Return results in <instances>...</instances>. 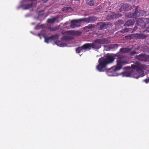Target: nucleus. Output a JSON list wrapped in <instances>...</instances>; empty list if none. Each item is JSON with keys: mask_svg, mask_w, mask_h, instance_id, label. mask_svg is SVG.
I'll return each mask as SVG.
<instances>
[{"mask_svg": "<svg viewBox=\"0 0 149 149\" xmlns=\"http://www.w3.org/2000/svg\"><path fill=\"white\" fill-rule=\"evenodd\" d=\"M74 22L75 23H77L78 22V21L77 20H74L71 21V22L72 23L70 25V27L72 28H74L76 27H77L78 26V25L74 23H72L73 22Z\"/></svg>", "mask_w": 149, "mask_h": 149, "instance_id": "6ab92c4d", "label": "nucleus"}, {"mask_svg": "<svg viewBox=\"0 0 149 149\" xmlns=\"http://www.w3.org/2000/svg\"><path fill=\"white\" fill-rule=\"evenodd\" d=\"M95 26V25L94 24H90L88 25V26H86V27L89 29H92L94 28Z\"/></svg>", "mask_w": 149, "mask_h": 149, "instance_id": "bb28decb", "label": "nucleus"}, {"mask_svg": "<svg viewBox=\"0 0 149 149\" xmlns=\"http://www.w3.org/2000/svg\"><path fill=\"white\" fill-rule=\"evenodd\" d=\"M55 44L58 46L61 45V42L59 41H57L55 42Z\"/></svg>", "mask_w": 149, "mask_h": 149, "instance_id": "7c9ffc66", "label": "nucleus"}, {"mask_svg": "<svg viewBox=\"0 0 149 149\" xmlns=\"http://www.w3.org/2000/svg\"><path fill=\"white\" fill-rule=\"evenodd\" d=\"M44 38L45 42L47 43H49V41L50 40H51L50 37H45Z\"/></svg>", "mask_w": 149, "mask_h": 149, "instance_id": "cd10ccee", "label": "nucleus"}, {"mask_svg": "<svg viewBox=\"0 0 149 149\" xmlns=\"http://www.w3.org/2000/svg\"><path fill=\"white\" fill-rule=\"evenodd\" d=\"M72 38L70 36H64L61 39L62 40L67 41L70 40L72 39Z\"/></svg>", "mask_w": 149, "mask_h": 149, "instance_id": "412c9836", "label": "nucleus"}, {"mask_svg": "<svg viewBox=\"0 0 149 149\" xmlns=\"http://www.w3.org/2000/svg\"><path fill=\"white\" fill-rule=\"evenodd\" d=\"M123 77H129L133 74V72L132 71H128L123 72L122 73Z\"/></svg>", "mask_w": 149, "mask_h": 149, "instance_id": "4468645a", "label": "nucleus"}, {"mask_svg": "<svg viewBox=\"0 0 149 149\" xmlns=\"http://www.w3.org/2000/svg\"><path fill=\"white\" fill-rule=\"evenodd\" d=\"M57 19V17H54L52 18L49 19L47 20V22L48 23H53Z\"/></svg>", "mask_w": 149, "mask_h": 149, "instance_id": "4be33fe9", "label": "nucleus"}, {"mask_svg": "<svg viewBox=\"0 0 149 149\" xmlns=\"http://www.w3.org/2000/svg\"><path fill=\"white\" fill-rule=\"evenodd\" d=\"M130 29L129 28H126L124 29V31L125 32H127L130 31Z\"/></svg>", "mask_w": 149, "mask_h": 149, "instance_id": "473e14b6", "label": "nucleus"}, {"mask_svg": "<svg viewBox=\"0 0 149 149\" xmlns=\"http://www.w3.org/2000/svg\"><path fill=\"white\" fill-rule=\"evenodd\" d=\"M135 11H136V17L145 15L146 13L145 11L143 10H139L137 7L136 8Z\"/></svg>", "mask_w": 149, "mask_h": 149, "instance_id": "423d86ee", "label": "nucleus"}, {"mask_svg": "<svg viewBox=\"0 0 149 149\" xmlns=\"http://www.w3.org/2000/svg\"><path fill=\"white\" fill-rule=\"evenodd\" d=\"M137 29V27L136 26H135L134 28V30H136Z\"/></svg>", "mask_w": 149, "mask_h": 149, "instance_id": "e433bc0d", "label": "nucleus"}, {"mask_svg": "<svg viewBox=\"0 0 149 149\" xmlns=\"http://www.w3.org/2000/svg\"><path fill=\"white\" fill-rule=\"evenodd\" d=\"M136 58L141 61H147L149 60V55L140 54L137 56Z\"/></svg>", "mask_w": 149, "mask_h": 149, "instance_id": "20e7f679", "label": "nucleus"}, {"mask_svg": "<svg viewBox=\"0 0 149 149\" xmlns=\"http://www.w3.org/2000/svg\"><path fill=\"white\" fill-rule=\"evenodd\" d=\"M82 47L84 50L86 49H91V47H92L91 44V43H86L83 45Z\"/></svg>", "mask_w": 149, "mask_h": 149, "instance_id": "2eb2a0df", "label": "nucleus"}, {"mask_svg": "<svg viewBox=\"0 0 149 149\" xmlns=\"http://www.w3.org/2000/svg\"><path fill=\"white\" fill-rule=\"evenodd\" d=\"M98 26L97 28L99 30H102L104 29L105 26L108 25L107 22H99L97 24Z\"/></svg>", "mask_w": 149, "mask_h": 149, "instance_id": "1a4fd4ad", "label": "nucleus"}, {"mask_svg": "<svg viewBox=\"0 0 149 149\" xmlns=\"http://www.w3.org/2000/svg\"><path fill=\"white\" fill-rule=\"evenodd\" d=\"M132 8V7L127 4H124L121 5L120 10L121 11L125 10L128 11Z\"/></svg>", "mask_w": 149, "mask_h": 149, "instance_id": "9d476101", "label": "nucleus"}, {"mask_svg": "<svg viewBox=\"0 0 149 149\" xmlns=\"http://www.w3.org/2000/svg\"><path fill=\"white\" fill-rule=\"evenodd\" d=\"M72 8L69 7H66L62 8L63 11L68 13L72 12Z\"/></svg>", "mask_w": 149, "mask_h": 149, "instance_id": "dca6fc26", "label": "nucleus"}, {"mask_svg": "<svg viewBox=\"0 0 149 149\" xmlns=\"http://www.w3.org/2000/svg\"><path fill=\"white\" fill-rule=\"evenodd\" d=\"M70 33L74 36H79L81 34V32L79 31H69Z\"/></svg>", "mask_w": 149, "mask_h": 149, "instance_id": "a211bd4d", "label": "nucleus"}, {"mask_svg": "<svg viewBox=\"0 0 149 149\" xmlns=\"http://www.w3.org/2000/svg\"><path fill=\"white\" fill-rule=\"evenodd\" d=\"M146 21H147V23L148 24V30L147 29H145L143 31V32H149V19H146Z\"/></svg>", "mask_w": 149, "mask_h": 149, "instance_id": "c85d7f7f", "label": "nucleus"}, {"mask_svg": "<svg viewBox=\"0 0 149 149\" xmlns=\"http://www.w3.org/2000/svg\"><path fill=\"white\" fill-rule=\"evenodd\" d=\"M126 37H127V38L129 39H131V38L130 36H126Z\"/></svg>", "mask_w": 149, "mask_h": 149, "instance_id": "c9c22d12", "label": "nucleus"}, {"mask_svg": "<svg viewBox=\"0 0 149 149\" xmlns=\"http://www.w3.org/2000/svg\"><path fill=\"white\" fill-rule=\"evenodd\" d=\"M108 43V40L106 38L97 39L91 43L92 48L94 49H98L101 47V44H106Z\"/></svg>", "mask_w": 149, "mask_h": 149, "instance_id": "f03ea898", "label": "nucleus"}, {"mask_svg": "<svg viewBox=\"0 0 149 149\" xmlns=\"http://www.w3.org/2000/svg\"><path fill=\"white\" fill-rule=\"evenodd\" d=\"M59 36L57 34L51 36H50L51 39L52 40L58 39Z\"/></svg>", "mask_w": 149, "mask_h": 149, "instance_id": "5701e85b", "label": "nucleus"}, {"mask_svg": "<svg viewBox=\"0 0 149 149\" xmlns=\"http://www.w3.org/2000/svg\"><path fill=\"white\" fill-rule=\"evenodd\" d=\"M84 49L81 46V47H79L77 48L76 49V52L78 53H79L83 51Z\"/></svg>", "mask_w": 149, "mask_h": 149, "instance_id": "a878e982", "label": "nucleus"}, {"mask_svg": "<svg viewBox=\"0 0 149 149\" xmlns=\"http://www.w3.org/2000/svg\"><path fill=\"white\" fill-rule=\"evenodd\" d=\"M86 3L90 6H93L95 3V0H86Z\"/></svg>", "mask_w": 149, "mask_h": 149, "instance_id": "aec40b11", "label": "nucleus"}, {"mask_svg": "<svg viewBox=\"0 0 149 149\" xmlns=\"http://www.w3.org/2000/svg\"><path fill=\"white\" fill-rule=\"evenodd\" d=\"M113 47H117L118 46V45L117 44H114L111 45Z\"/></svg>", "mask_w": 149, "mask_h": 149, "instance_id": "72a5a7b5", "label": "nucleus"}, {"mask_svg": "<svg viewBox=\"0 0 149 149\" xmlns=\"http://www.w3.org/2000/svg\"><path fill=\"white\" fill-rule=\"evenodd\" d=\"M147 37V35L143 33H141L139 35V38L141 39H144L146 38Z\"/></svg>", "mask_w": 149, "mask_h": 149, "instance_id": "393cba45", "label": "nucleus"}, {"mask_svg": "<svg viewBox=\"0 0 149 149\" xmlns=\"http://www.w3.org/2000/svg\"><path fill=\"white\" fill-rule=\"evenodd\" d=\"M136 53V51H133L130 52V56H132L134 55Z\"/></svg>", "mask_w": 149, "mask_h": 149, "instance_id": "c756f323", "label": "nucleus"}, {"mask_svg": "<svg viewBox=\"0 0 149 149\" xmlns=\"http://www.w3.org/2000/svg\"><path fill=\"white\" fill-rule=\"evenodd\" d=\"M116 57H117L116 65L114 66L110 69L109 71L110 72H113L118 71L122 68L123 65L129 63L124 55L120 53H117L114 56L110 54H107L99 59V64L96 67L97 70L100 72L103 71V69L106 68L107 65L112 63Z\"/></svg>", "mask_w": 149, "mask_h": 149, "instance_id": "f257e3e1", "label": "nucleus"}, {"mask_svg": "<svg viewBox=\"0 0 149 149\" xmlns=\"http://www.w3.org/2000/svg\"><path fill=\"white\" fill-rule=\"evenodd\" d=\"M132 50V49L130 48H121L120 49V52H118L123 54V53H128Z\"/></svg>", "mask_w": 149, "mask_h": 149, "instance_id": "9b49d317", "label": "nucleus"}, {"mask_svg": "<svg viewBox=\"0 0 149 149\" xmlns=\"http://www.w3.org/2000/svg\"><path fill=\"white\" fill-rule=\"evenodd\" d=\"M43 25H37L36 26V28L37 29H40L41 27Z\"/></svg>", "mask_w": 149, "mask_h": 149, "instance_id": "2f4dec72", "label": "nucleus"}, {"mask_svg": "<svg viewBox=\"0 0 149 149\" xmlns=\"http://www.w3.org/2000/svg\"><path fill=\"white\" fill-rule=\"evenodd\" d=\"M97 19V17L95 16L89 17L84 19V21L87 23H93Z\"/></svg>", "mask_w": 149, "mask_h": 149, "instance_id": "0eeeda50", "label": "nucleus"}, {"mask_svg": "<svg viewBox=\"0 0 149 149\" xmlns=\"http://www.w3.org/2000/svg\"><path fill=\"white\" fill-rule=\"evenodd\" d=\"M131 66L132 69L136 70V72L133 75L134 78L137 79L140 77H142L139 74V72L142 71L141 66L139 62L136 61L134 64L131 65Z\"/></svg>", "mask_w": 149, "mask_h": 149, "instance_id": "7ed1b4c3", "label": "nucleus"}, {"mask_svg": "<svg viewBox=\"0 0 149 149\" xmlns=\"http://www.w3.org/2000/svg\"><path fill=\"white\" fill-rule=\"evenodd\" d=\"M134 23V21L133 20H128L124 25V26H129L131 25H133Z\"/></svg>", "mask_w": 149, "mask_h": 149, "instance_id": "f3484780", "label": "nucleus"}, {"mask_svg": "<svg viewBox=\"0 0 149 149\" xmlns=\"http://www.w3.org/2000/svg\"><path fill=\"white\" fill-rule=\"evenodd\" d=\"M23 1L21 2V4L19 6L17 7V8L19 9L21 8L22 7L24 10H27L32 7L33 6L32 3H29L25 5L22 4Z\"/></svg>", "mask_w": 149, "mask_h": 149, "instance_id": "39448f33", "label": "nucleus"}, {"mask_svg": "<svg viewBox=\"0 0 149 149\" xmlns=\"http://www.w3.org/2000/svg\"><path fill=\"white\" fill-rule=\"evenodd\" d=\"M49 0H42L44 3H46Z\"/></svg>", "mask_w": 149, "mask_h": 149, "instance_id": "f704fd0d", "label": "nucleus"}, {"mask_svg": "<svg viewBox=\"0 0 149 149\" xmlns=\"http://www.w3.org/2000/svg\"><path fill=\"white\" fill-rule=\"evenodd\" d=\"M136 11L135 10L134 12L133 13L131 12L126 13L125 14V16L129 18H136Z\"/></svg>", "mask_w": 149, "mask_h": 149, "instance_id": "ddd939ff", "label": "nucleus"}, {"mask_svg": "<svg viewBox=\"0 0 149 149\" xmlns=\"http://www.w3.org/2000/svg\"><path fill=\"white\" fill-rule=\"evenodd\" d=\"M59 27L56 26L54 27H50L48 28V29L50 31H56L59 29Z\"/></svg>", "mask_w": 149, "mask_h": 149, "instance_id": "b1692460", "label": "nucleus"}, {"mask_svg": "<svg viewBox=\"0 0 149 149\" xmlns=\"http://www.w3.org/2000/svg\"><path fill=\"white\" fill-rule=\"evenodd\" d=\"M138 25L148 30V24L147 23H145L142 19H139L138 21Z\"/></svg>", "mask_w": 149, "mask_h": 149, "instance_id": "6e6552de", "label": "nucleus"}, {"mask_svg": "<svg viewBox=\"0 0 149 149\" xmlns=\"http://www.w3.org/2000/svg\"><path fill=\"white\" fill-rule=\"evenodd\" d=\"M38 35L39 36H40V34H38Z\"/></svg>", "mask_w": 149, "mask_h": 149, "instance_id": "58836bf2", "label": "nucleus"}, {"mask_svg": "<svg viewBox=\"0 0 149 149\" xmlns=\"http://www.w3.org/2000/svg\"><path fill=\"white\" fill-rule=\"evenodd\" d=\"M75 1H79L80 0H75Z\"/></svg>", "mask_w": 149, "mask_h": 149, "instance_id": "4c0bfd02", "label": "nucleus"}, {"mask_svg": "<svg viewBox=\"0 0 149 149\" xmlns=\"http://www.w3.org/2000/svg\"><path fill=\"white\" fill-rule=\"evenodd\" d=\"M122 15L119 13L115 14L113 15H109L107 17V19H113L114 18L117 19L119 17H121Z\"/></svg>", "mask_w": 149, "mask_h": 149, "instance_id": "f8f14e48", "label": "nucleus"}]
</instances>
